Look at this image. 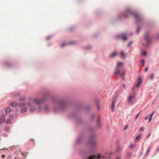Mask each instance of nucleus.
Segmentation results:
<instances>
[{
  "label": "nucleus",
  "mask_w": 159,
  "mask_h": 159,
  "mask_svg": "<svg viewBox=\"0 0 159 159\" xmlns=\"http://www.w3.org/2000/svg\"><path fill=\"white\" fill-rule=\"evenodd\" d=\"M4 156H4V155H2V157H4Z\"/></svg>",
  "instance_id": "41"
},
{
  "label": "nucleus",
  "mask_w": 159,
  "mask_h": 159,
  "mask_svg": "<svg viewBox=\"0 0 159 159\" xmlns=\"http://www.w3.org/2000/svg\"><path fill=\"white\" fill-rule=\"evenodd\" d=\"M150 152V149H148V150H147V152H146V156H147L149 152Z\"/></svg>",
  "instance_id": "25"
},
{
  "label": "nucleus",
  "mask_w": 159,
  "mask_h": 159,
  "mask_svg": "<svg viewBox=\"0 0 159 159\" xmlns=\"http://www.w3.org/2000/svg\"><path fill=\"white\" fill-rule=\"evenodd\" d=\"M132 42H130V43H129V44H128V47H129V46H130L131 45V44H132Z\"/></svg>",
  "instance_id": "33"
},
{
  "label": "nucleus",
  "mask_w": 159,
  "mask_h": 159,
  "mask_svg": "<svg viewBox=\"0 0 159 159\" xmlns=\"http://www.w3.org/2000/svg\"><path fill=\"white\" fill-rule=\"evenodd\" d=\"M122 39L124 40H125L127 39V38L125 35H123L122 36Z\"/></svg>",
  "instance_id": "20"
},
{
  "label": "nucleus",
  "mask_w": 159,
  "mask_h": 159,
  "mask_svg": "<svg viewBox=\"0 0 159 159\" xmlns=\"http://www.w3.org/2000/svg\"><path fill=\"white\" fill-rule=\"evenodd\" d=\"M135 17L136 18H138L139 17V15L138 14H136L135 15Z\"/></svg>",
  "instance_id": "32"
},
{
  "label": "nucleus",
  "mask_w": 159,
  "mask_h": 159,
  "mask_svg": "<svg viewBox=\"0 0 159 159\" xmlns=\"http://www.w3.org/2000/svg\"><path fill=\"white\" fill-rule=\"evenodd\" d=\"M139 114H140V112L139 113L136 115V117H135V120H136L137 119V118L139 117Z\"/></svg>",
  "instance_id": "26"
},
{
  "label": "nucleus",
  "mask_w": 159,
  "mask_h": 159,
  "mask_svg": "<svg viewBox=\"0 0 159 159\" xmlns=\"http://www.w3.org/2000/svg\"><path fill=\"white\" fill-rule=\"evenodd\" d=\"M97 123L98 125L99 126V127H100L101 123H100V120L99 119H98L97 120Z\"/></svg>",
  "instance_id": "19"
},
{
  "label": "nucleus",
  "mask_w": 159,
  "mask_h": 159,
  "mask_svg": "<svg viewBox=\"0 0 159 159\" xmlns=\"http://www.w3.org/2000/svg\"><path fill=\"white\" fill-rule=\"evenodd\" d=\"M116 101L115 100L113 101L111 105V109L112 111L114 112L115 110V106Z\"/></svg>",
  "instance_id": "7"
},
{
  "label": "nucleus",
  "mask_w": 159,
  "mask_h": 159,
  "mask_svg": "<svg viewBox=\"0 0 159 159\" xmlns=\"http://www.w3.org/2000/svg\"><path fill=\"white\" fill-rule=\"evenodd\" d=\"M147 54V52H144L142 53V54L143 55L146 56Z\"/></svg>",
  "instance_id": "30"
},
{
  "label": "nucleus",
  "mask_w": 159,
  "mask_h": 159,
  "mask_svg": "<svg viewBox=\"0 0 159 159\" xmlns=\"http://www.w3.org/2000/svg\"><path fill=\"white\" fill-rule=\"evenodd\" d=\"M74 44V42H70L69 43H62V44L61 45V47H63L65 46L66 45V44Z\"/></svg>",
  "instance_id": "9"
},
{
  "label": "nucleus",
  "mask_w": 159,
  "mask_h": 159,
  "mask_svg": "<svg viewBox=\"0 0 159 159\" xmlns=\"http://www.w3.org/2000/svg\"><path fill=\"white\" fill-rule=\"evenodd\" d=\"M148 67H147L145 68V72H147V71H148Z\"/></svg>",
  "instance_id": "34"
},
{
  "label": "nucleus",
  "mask_w": 159,
  "mask_h": 159,
  "mask_svg": "<svg viewBox=\"0 0 159 159\" xmlns=\"http://www.w3.org/2000/svg\"><path fill=\"white\" fill-rule=\"evenodd\" d=\"M146 40H147V41L148 42L149 41V38H147V37L146 38Z\"/></svg>",
  "instance_id": "36"
},
{
  "label": "nucleus",
  "mask_w": 159,
  "mask_h": 159,
  "mask_svg": "<svg viewBox=\"0 0 159 159\" xmlns=\"http://www.w3.org/2000/svg\"><path fill=\"white\" fill-rule=\"evenodd\" d=\"M135 100V93L134 94H130L128 98L129 103H133Z\"/></svg>",
  "instance_id": "3"
},
{
  "label": "nucleus",
  "mask_w": 159,
  "mask_h": 159,
  "mask_svg": "<svg viewBox=\"0 0 159 159\" xmlns=\"http://www.w3.org/2000/svg\"><path fill=\"white\" fill-rule=\"evenodd\" d=\"M4 121V118L3 116L0 117V124Z\"/></svg>",
  "instance_id": "15"
},
{
  "label": "nucleus",
  "mask_w": 159,
  "mask_h": 159,
  "mask_svg": "<svg viewBox=\"0 0 159 159\" xmlns=\"http://www.w3.org/2000/svg\"><path fill=\"white\" fill-rule=\"evenodd\" d=\"M105 156H103V157H105Z\"/></svg>",
  "instance_id": "45"
},
{
  "label": "nucleus",
  "mask_w": 159,
  "mask_h": 159,
  "mask_svg": "<svg viewBox=\"0 0 159 159\" xmlns=\"http://www.w3.org/2000/svg\"><path fill=\"white\" fill-rule=\"evenodd\" d=\"M5 128L6 130L7 131V130H8L9 129L10 127H8V126H6Z\"/></svg>",
  "instance_id": "28"
},
{
  "label": "nucleus",
  "mask_w": 159,
  "mask_h": 159,
  "mask_svg": "<svg viewBox=\"0 0 159 159\" xmlns=\"http://www.w3.org/2000/svg\"><path fill=\"white\" fill-rule=\"evenodd\" d=\"M97 144V141L95 140L92 141L90 142V144L92 145H94Z\"/></svg>",
  "instance_id": "12"
},
{
  "label": "nucleus",
  "mask_w": 159,
  "mask_h": 159,
  "mask_svg": "<svg viewBox=\"0 0 159 159\" xmlns=\"http://www.w3.org/2000/svg\"><path fill=\"white\" fill-rule=\"evenodd\" d=\"M13 119V116L12 115H10L8 116L7 120L5 121V123L9 124L11 123V121Z\"/></svg>",
  "instance_id": "4"
},
{
  "label": "nucleus",
  "mask_w": 159,
  "mask_h": 159,
  "mask_svg": "<svg viewBox=\"0 0 159 159\" xmlns=\"http://www.w3.org/2000/svg\"><path fill=\"white\" fill-rule=\"evenodd\" d=\"M25 99V97H22L19 99V100L20 101H24Z\"/></svg>",
  "instance_id": "18"
},
{
  "label": "nucleus",
  "mask_w": 159,
  "mask_h": 159,
  "mask_svg": "<svg viewBox=\"0 0 159 159\" xmlns=\"http://www.w3.org/2000/svg\"><path fill=\"white\" fill-rule=\"evenodd\" d=\"M121 55L124 57L125 58L126 57V55L125 54V53H124V52L123 51H122L121 52Z\"/></svg>",
  "instance_id": "22"
},
{
  "label": "nucleus",
  "mask_w": 159,
  "mask_h": 159,
  "mask_svg": "<svg viewBox=\"0 0 159 159\" xmlns=\"http://www.w3.org/2000/svg\"><path fill=\"white\" fill-rule=\"evenodd\" d=\"M9 105L13 107H16L17 106V103L16 102H11L9 103Z\"/></svg>",
  "instance_id": "10"
},
{
  "label": "nucleus",
  "mask_w": 159,
  "mask_h": 159,
  "mask_svg": "<svg viewBox=\"0 0 159 159\" xmlns=\"http://www.w3.org/2000/svg\"><path fill=\"white\" fill-rule=\"evenodd\" d=\"M25 104L24 103H20L19 104V106L20 107H22L24 106L25 105Z\"/></svg>",
  "instance_id": "23"
},
{
  "label": "nucleus",
  "mask_w": 159,
  "mask_h": 159,
  "mask_svg": "<svg viewBox=\"0 0 159 159\" xmlns=\"http://www.w3.org/2000/svg\"><path fill=\"white\" fill-rule=\"evenodd\" d=\"M11 111V108L10 107H7L5 109L6 113H9Z\"/></svg>",
  "instance_id": "11"
},
{
  "label": "nucleus",
  "mask_w": 159,
  "mask_h": 159,
  "mask_svg": "<svg viewBox=\"0 0 159 159\" xmlns=\"http://www.w3.org/2000/svg\"><path fill=\"white\" fill-rule=\"evenodd\" d=\"M155 111H154L152 113V114H151V115L150 116V117H149V121H148V123H149L150 122V121L152 120V116H153V114H154V113H155Z\"/></svg>",
  "instance_id": "13"
},
{
  "label": "nucleus",
  "mask_w": 159,
  "mask_h": 159,
  "mask_svg": "<svg viewBox=\"0 0 159 159\" xmlns=\"http://www.w3.org/2000/svg\"><path fill=\"white\" fill-rule=\"evenodd\" d=\"M101 157V156L100 155H98L97 156L92 155L89 157V159H100Z\"/></svg>",
  "instance_id": "5"
},
{
  "label": "nucleus",
  "mask_w": 159,
  "mask_h": 159,
  "mask_svg": "<svg viewBox=\"0 0 159 159\" xmlns=\"http://www.w3.org/2000/svg\"><path fill=\"white\" fill-rule=\"evenodd\" d=\"M150 135H151V133H149V134H148V135L147 138H148L150 137Z\"/></svg>",
  "instance_id": "38"
},
{
  "label": "nucleus",
  "mask_w": 159,
  "mask_h": 159,
  "mask_svg": "<svg viewBox=\"0 0 159 159\" xmlns=\"http://www.w3.org/2000/svg\"><path fill=\"white\" fill-rule=\"evenodd\" d=\"M151 79H152L154 78V75L153 74H151L150 76Z\"/></svg>",
  "instance_id": "27"
},
{
  "label": "nucleus",
  "mask_w": 159,
  "mask_h": 159,
  "mask_svg": "<svg viewBox=\"0 0 159 159\" xmlns=\"http://www.w3.org/2000/svg\"><path fill=\"white\" fill-rule=\"evenodd\" d=\"M142 82V78L141 77H139V78L138 82L137 83L136 86L133 87V89L134 90L135 87H139L141 85Z\"/></svg>",
  "instance_id": "6"
},
{
  "label": "nucleus",
  "mask_w": 159,
  "mask_h": 159,
  "mask_svg": "<svg viewBox=\"0 0 159 159\" xmlns=\"http://www.w3.org/2000/svg\"><path fill=\"white\" fill-rule=\"evenodd\" d=\"M131 153H129L127 155V156L128 157H130L131 156Z\"/></svg>",
  "instance_id": "35"
},
{
  "label": "nucleus",
  "mask_w": 159,
  "mask_h": 159,
  "mask_svg": "<svg viewBox=\"0 0 159 159\" xmlns=\"http://www.w3.org/2000/svg\"><path fill=\"white\" fill-rule=\"evenodd\" d=\"M157 151H159V148H158L157 149Z\"/></svg>",
  "instance_id": "43"
},
{
  "label": "nucleus",
  "mask_w": 159,
  "mask_h": 159,
  "mask_svg": "<svg viewBox=\"0 0 159 159\" xmlns=\"http://www.w3.org/2000/svg\"><path fill=\"white\" fill-rule=\"evenodd\" d=\"M117 55V53L116 52H114L112 53L111 55V57H114Z\"/></svg>",
  "instance_id": "16"
},
{
  "label": "nucleus",
  "mask_w": 159,
  "mask_h": 159,
  "mask_svg": "<svg viewBox=\"0 0 159 159\" xmlns=\"http://www.w3.org/2000/svg\"><path fill=\"white\" fill-rule=\"evenodd\" d=\"M139 29L138 28L137 30V33H139Z\"/></svg>",
  "instance_id": "39"
},
{
  "label": "nucleus",
  "mask_w": 159,
  "mask_h": 159,
  "mask_svg": "<svg viewBox=\"0 0 159 159\" xmlns=\"http://www.w3.org/2000/svg\"><path fill=\"white\" fill-rule=\"evenodd\" d=\"M27 110V108L25 107L22 108L21 110V112L22 113L25 112Z\"/></svg>",
  "instance_id": "17"
},
{
  "label": "nucleus",
  "mask_w": 159,
  "mask_h": 159,
  "mask_svg": "<svg viewBox=\"0 0 159 159\" xmlns=\"http://www.w3.org/2000/svg\"><path fill=\"white\" fill-rule=\"evenodd\" d=\"M42 101L35 98H29V102L26 103V105L30 106V109L31 111H33L35 110V107L33 106L32 105L33 103L39 104Z\"/></svg>",
  "instance_id": "1"
},
{
  "label": "nucleus",
  "mask_w": 159,
  "mask_h": 159,
  "mask_svg": "<svg viewBox=\"0 0 159 159\" xmlns=\"http://www.w3.org/2000/svg\"><path fill=\"white\" fill-rule=\"evenodd\" d=\"M127 127L125 128L124 129H127Z\"/></svg>",
  "instance_id": "44"
},
{
  "label": "nucleus",
  "mask_w": 159,
  "mask_h": 159,
  "mask_svg": "<svg viewBox=\"0 0 159 159\" xmlns=\"http://www.w3.org/2000/svg\"><path fill=\"white\" fill-rule=\"evenodd\" d=\"M144 62H145V61H144V60H142V66H143L144 65Z\"/></svg>",
  "instance_id": "31"
},
{
  "label": "nucleus",
  "mask_w": 159,
  "mask_h": 159,
  "mask_svg": "<svg viewBox=\"0 0 159 159\" xmlns=\"http://www.w3.org/2000/svg\"><path fill=\"white\" fill-rule=\"evenodd\" d=\"M123 66V63L122 62H118L117 63V67L114 72V73L115 74H120V76L122 77L123 79L124 80V76L125 74V72L124 71H122L121 73H120V70L118 69L119 68L122 67Z\"/></svg>",
  "instance_id": "2"
},
{
  "label": "nucleus",
  "mask_w": 159,
  "mask_h": 159,
  "mask_svg": "<svg viewBox=\"0 0 159 159\" xmlns=\"http://www.w3.org/2000/svg\"><path fill=\"white\" fill-rule=\"evenodd\" d=\"M144 130V128L143 127H142L140 128V130L141 131H143Z\"/></svg>",
  "instance_id": "29"
},
{
  "label": "nucleus",
  "mask_w": 159,
  "mask_h": 159,
  "mask_svg": "<svg viewBox=\"0 0 159 159\" xmlns=\"http://www.w3.org/2000/svg\"><path fill=\"white\" fill-rule=\"evenodd\" d=\"M135 146V144H131L129 146V148H134Z\"/></svg>",
  "instance_id": "21"
},
{
  "label": "nucleus",
  "mask_w": 159,
  "mask_h": 159,
  "mask_svg": "<svg viewBox=\"0 0 159 159\" xmlns=\"http://www.w3.org/2000/svg\"><path fill=\"white\" fill-rule=\"evenodd\" d=\"M148 116L145 118V120H147L148 119Z\"/></svg>",
  "instance_id": "37"
},
{
  "label": "nucleus",
  "mask_w": 159,
  "mask_h": 159,
  "mask_svg": "<svg viewBox=\"0 0 159 159\" xmlns=\"http://www.w3.org/2000/svg\"><path fill=\"white\" fill-rule=\"evenodd\" d=\"M141 138V136L140 135H139L135 139V141L136 142H138L139 141Z\"/></svg>",
  "instance_id": "14"
},
{
  "label": "nucleus",
  "mask_w": 159,
  "mask_h": 159,
  "mask_svg": "<svg viewBox=\"0 0 159 159\" xmlns=\"http://www.w3.org/2000/svg\"><path fill=\"white\" fill-rule=\"evenodd\" d=\"M126 12L128 14H131V12L130 10L129 9H127Z\"/></svg>",
  "instance_id": "24"
},
{
  "label": "nucleus",
  "mask_w": 159,
  "mask_h": 159,
  "mask_svg": "<svg viewBox=\"0 0 159 159\" xmlns=\"http://www.w3.org/2000/svg\"><path fill=\"white\" fill-rule=\"evenodd\" d=\"M20 95V93L18 92L13 93L11 94V96L12 97H16Z\"/></svg>",
  "instance_id": "8"
},
{
  "label": "nucleus",
  "mask_w": 159,
  "mask_h": 159,
  "mask_svg": "<svg viewBox=\"0 0 159 159\" xmlns=\"http://www.w3.org/2000/svg\"><path fill=\"white\" fill-rule=\"evenodd\" d=\"M117 159H121V157H117Z\"/></svg>",
  "instance_id": "40"
},
{
  "label": "nucleus",
  "mask_w": 159,
  "mask_h": 159,
  "mask_svg": "<svg viewBox=\"0 0 159 159\" xmlns=\"http://www.w3.org/2000/svg\"><path fill=\"white\" fill-rule=\"evenodd\" d=\"M124 88H125V84H124L123 85Z\"/></svg>",
  "instance_id": "42"
}]
</instances>
